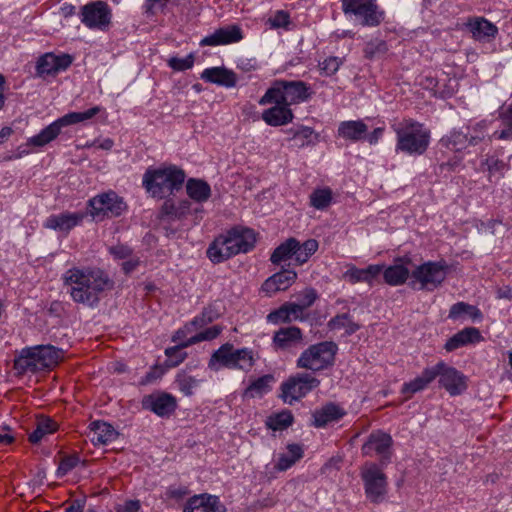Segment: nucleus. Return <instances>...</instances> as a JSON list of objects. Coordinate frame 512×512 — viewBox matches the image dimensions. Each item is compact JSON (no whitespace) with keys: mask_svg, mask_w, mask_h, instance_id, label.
<instances>
[{"mask_svg":"<svg viewBox=\"0 0 512 512\" xmlns=\"http://www.w3.org/2000/svg\"><path fill=\"white\" fill-rule=\"evenodd\" d=\"M63 288L73 302L96 307L101 295L113 288L109 275L98 267L73 266L61 276Z\"/></svg>","mask_w":512,"mask_h":512,"instance_id":"1","label":"nucleus"},{"mask_svg":"<svg viewBox=\"0 0 512 512\" xmlns=\"http://www.w3.org/2000/svg\"><path fill=\"white\" fill-rule=\"evenodd\" d=\"M255 243L253 229L233 227L213 240L207 249V257L213 263H222L237 254L249 252Z\"/></svg>","mask_w":512,"mask_h":512,"instance_id":"2","label":"nucleus"},{"mask_svg":"<svg viewBox=\"0 0 512 512\" xmlns=\"http://www.w3.org/2000/svg\"><path fill=\"white\" fill-rule=\"evenodd\" d=\"M185 179V171L176 165L149 167L143 174L142 186L152 198L166 199L182 189Z\"/></svg>","mask_w":512,"mask_h":512,"instance_id":"3","label":"nucleus"},{"mask_svg":"<svg viewBox=\"0 0 512 512\" xmlns=\"http://www.w3.org/2000/svg\"><path fill=\"white\" fill-rule=\"evenodd\" d=\"M396 135L395 150L409 156L426 153L431 142V131L424 123L404 118L391 125Z\"/></svg>","mask_w":512,"mask_h":512,"instance_id":"4","label":"nucleus"},{"mask_svg":"<svg viewBox=\"0 0 512 512\" xmlns=\"http://www.w3.org/2000/svg\"><path fill=\"white\" fill-rule=\"evenodd\" d=\"M63 359V350L52 345H38L21 350L14 360L17 375L35 374L51 370Z\"/></svg>","mask_w":512,"mask_h":512,"instance_id":"5","label":"nucleus"},{"mask_svg":"<svg viewBox=\"0 0 512 512\" xmlns=\"http://www.w3.org/2000/svg\"><path fill=\"white\" fill-rule=\"evenodd\" d=\"M313 95L309 84L301 80H275L259 99L260 105L270 102L286 104L288 106L307 102Z\"/></svg>","mask_w":512,"mask_h":512,"instance_id":"6","label":"nucleus"},{"mask_svg":"<svg viewBox=\"0 0 512 512\" xmlns=\"http://www.w3.org/2000/svg\"><path fill=\"white\" fill-rule=\"evenodd\" d=\"M255 361L252 349L247 347L237 349L233 344L225 343L213 352L208 367L213 371L227 368L249 372L255 365Z\"/></svg>","mask_w":512,"mask_h":512,"instance_id":"7","label":"nucleus"},{"mask_svg":"<svg viewBox=\"0 0 512 512\" xmlns=\"http://www.w3.org/2000/svg\"><path fill=\"white\" fill-rule=\"evenodd\" d=\"M103 110L100 106H94L83 112L67 113L43 128L38 134L28 138L26 145L42 148L54 141L61 134L62 128L90 120Z\"/></svg>","mask_w":512,"mask_h":512,"instance_id":"8","label":"nucleus"},{"mask_svg":"<svg viewBox=\"0 0 512 512\" xmlns=\"http://www.w3.org/2000/svg\"><path fill=\"white\" fill-rule=\"evenodd\" d=\"M448 268L444 260L424 262L412 270L409 285L417 290L434 291L445 281Z\"/></svg>","mask_w":512,"mask_h":512,"instance_id":"9","label":"nucleus"},{"mask_svg":"<svg viewBox=\"0 0 512 512\" xmlns=\"http://www.w3.org/2000/svg\"><path fill=\"white\" fill-rule=\"evenodd\" d=\"M385 467L375 462H366L360 469L365 496L373 504L382 503L388 493V477L384 472Z\"/></svg>","mask_w":512,"mask_h":512,"instance_id":"10","label":"nucleus"},{"mask_svg":"<svg viewBox=\"0 0 512 512\" xmlns=\"http://www.w3.org/2000/svg\"><path fill=\"white\" fill-rule=\"evenodd\" d=\"M337 345L324 341L313 344L305 349L296 361V366L301 369L319 372L333 365Z\"/></svg>","mask_w":512,"mask_h":512,"instance_id":"11","label":"nucleus"},{"mask_svg":"<svg viewBox=\"0 0 512 512\" xmlns=\"http://www.w3.org/2000/svg\"><path fill=\"white\" fill-rule=\"evenodd\" d=\"M345 16L354 17L362 26L377 27L385 19V11L376 0H341Z\"/></svg>","mask_w":512,"mask_h":512,"instance_id":"12","label":"nucleus"},{"mask_svg":"<svg viewBox=\"0 0 512 512\" xmlns=\"http://www.w3.org/2000/svg\"><path fill=\"white\" fill-rule=\"evenodd\" d=\"M79 18L89 30L106 32L112 24V8L104 0H93L80 7Z\"/></svg>","mask_w":512,"mask_h":512,"instance_id":"13","label":"nucleus"},{"mask_svg":"<svg viewBox=\"0 0 512 512\" xmlns=\"http://www.w3.org/2000/svg\"><path fill=\"white\" fill-rule=\"evenodd\" d=\"M88 207L89 214L97 220L119 217L127 209L123 198L113 190L97 194L89 199Z\"/></svg>","mask_w":512,"mask_h":512,"instance_id":"14","label":"nucleus"},{"mask_svg":"<svg viewBox=\"0 0 512 512\" xmlns=\"http://www.w3.org/2000/svg\"><path fill=\"white\" fill-rule=\"evenodd\" d=\"M319 385L320 380L312 373H296L281 384V397L285 403L291 405L305 397Z\"/></svg>","mask_w":512,"mask_h":512,"instance_id":"15","label":"nucleus"},{"mask_svg":"<svg viewBox=\"0 0 512 512\" xmlns=\"http://www.w3.org/2000/svg\"><path fill=\"white\" fill-rule=\"evenodd\" d=\"M192 211L195 213L202 212L201 207L192 208V203L189 199H183L175 202L172 199H166L159 210V220L168 234H175L178 227L172 228L174 222L183 221Z\"/></svg>","mask_w":512,"mask_h":512,"instance_id":"16","label":"nucleus"},{"mask_svg":"<svg viewBox=\"0 0 512 512\" xmlns=\"http://www.w3.org/2000/svg\"><path fill=\"white\" fill-rule=\"evenodd\" d=\"M393 439L381 430L373 431L361 447L363 456H379V465L387 466L392 458Z\"/></svg>","mask_w":512,"mask_h":512,"instance_id":"17","label":"nucleus"},{"mask_svg":"<svg viewBox=\"0 0 512 512\" xmlns=\"http://www.w3.org/2000/svg\"><path fill=\"white\" fill-rule=\"evenodd\" d=\"M433 370L436 371V378L439 377V384L451 395L457 396L467 389V377L456 368L448 366L440 361Z\"/></svg>","mask_w":512,"mask_h":512,"instance_id":"18","label":"nucleus"},{"mask_svg":"<svg viewBox=\"0 0 512 512\" xmlns=\"http://www.w3.org/2000/svg\"><path fill=\"white\" fill-rule=\"evenodd\" d=\"M141 406L159 417H168L176 410L177 400L170 393L158 391L145 395L141 400Z\"/></svg>","mask_w":512,"mask_h":512,"instance_id":"19","label":"nucleus"},{"mask_svg":"<svg viewBox=\"0 0 512 512\" xmlns=\"http://www.w3.org/2000/svg\"><path fill=\"white\" fill-rule=\"evenodd\" d=\"M85 216L86 214L81 211H64L59 214H51L43 222V227L67 235L83 222Z\"/></svg>","mask_w":512,"mask_h":512,"instance_id":"20","label":"nucleus"},{"mask_svg":"<svg viewBox=\"0 0 512 512\" xmlns=\"http://www.w3.org/2000/svg\"><path fill=\"white\" fill-rule=\"evenodd\" d=\"M72 64V57L68 54L55 55L46 53L42 55L36 64L37 75L54 76L61 71H65Z\"/></svg>","mask_w":512,"mask_h":512,"instance_id":"21","label":"nucleus"},{"mask_svg":"<svg viewBox=\"0 0 512 512\" xmlns=\"http://www.w3.org/2000/svg\"><path fill=\"white\" fill-rule=\"evenodd\" d=\"M303 344V332L299 327L288 326L277 330L272 338L276 351H290Z\"/></svg>","mask_w":512,"mask_h":512,"instance_id":"22","label":"nucleus"},{"mask_svg":"<svg viewBox=\"0 0 512 512\" xmlns=\"http://www.w3.org/2000/svg\"><path fill=\"white\" fill-rule=\"evenodd\" d=\"M183 512H227L218 496L203 493L190 497Z\"/></svg>","mask_w":512,"mask_h":512,"instance_id":"23","label":"nucleus"},{"mask_svg":"<svg viewBox=\"0 0 512 512\" xmlns=\"http://www.w3.org/2000/svg\"><path fill=\"white\" fill-rule=\"evenodd\" d=\"M243 32L238 25H229L215 30L205 36L199 43L200 46H220L240 42Z\"/></svg>","mask_w":512,"mask_h":512,"instance_id":"24","label":"nucleus"},{"mask_svg":"<svg viewBox=\"0 0 512 512\" xmlns=\"http://www.w3.org/2000/svg\"><path fill=\"white\" fill-rule=\"evenodd\" d=\"M297 279V273L291 269H284L270 276L261 286L262 291L272 296L280 291L287 290Z\"/></svg>","mask_w":512,"mask_h":512,"instance_id":"25","label":"nucleus"},{"mask_svg":"<svg viewBox=\"0 0 512 512\" xmlns=\"http://www.w3.org/2000/svg\"><path fill=\"white\" fill-rule=\"evenodd\" d=\"M346 411L340 405L334 402H328L312 413V425L316 428H324L328 424L342 419Z\"/></svg>","mask_w":512,"mask_h":512,"instance_id":"26","label":"nucleus"},{"mask_svg":"<svg viewBox=\"0 0 512 512\" xmlns=\"http://www.w3.org/2000/svg\"><path fill=\"white\" fill-rule=\"evenodd\" d=\"M200 78L207 83L225 88L235 87L238 81L237 74L224 66L206 68L202 71Z\"/></svg>","mask_w":512,"mask_h":512,"instance_id":"27","label":"nucleus"},{"mask_svg":"<svg viewBox=\"0 0 512 512\" xmlns=\"http://www.w3.org/2000/svg\"><path fill=\"white\" fill-rule=\"evenodd\" d=\"M269 104L274 105L262 112V119L267 125L279 127L293 121L294 113L290 106L277 102H270Z\"/></svg>","mask_w":512,"mask_h":512,"instance_id":"28","label":"nucleus"},{"mask_svg":"<svg viewBox=\"0 0 512 512\" xmlns=\"http://www.w3.org/2000/svg\"><path fill=\"white\" fill-rule=\"evenodd\" d=\"M383 264H371L366 268H358L350 265L344 273V278L351 284L360 282L372 285L374 280L381 274Z\"/></svg>","mask_w":512,"mask_h":512,"instance_id":"29","label":"nucleus"},{"mask_svg":"<svg viewBox=\"0 0 512 512\" xmlns=\"http://www.w3.org/2000/svg\"><path fill=\"white\" fill-rule=\"evenodd\" d=\"M383 279L389 286H401L411 280V272L402 258H398L392 265H383Z\"/></svg>","mask_w":512,"mask_h":512,"instance_id":"30","label":"nucleus"},{"mask_svg":"<svg viewBox=\"0 0 512 512\" xmlns=\"http://www.w3.org/2000/svg\"><path fill=\"white\" fill-rule=\"evenodd\" d=\"M88 428V437L94 445H106L118 437V432L114 427L104 421H93Z\"/></svg>","mask_w":512,"mask_h":512,"instance_id":"31","label":"nucleus"},{"mask_svg":"<svg viewBox=\"0 0 512 512\" xmlns=\"http://www.w3.org/2000/svg\"><path fill=\"white\" fill-rule=\"evenodd\" d=\"M482 339L480 331L475 327H466L450 337L444 348L448 352L457 350L468 344L477 343Z\"/></svg>","mask_w":512,"mask_h":512,"instance_id":"32","label":"nucleus"},{"mask_svg":"<svg viewBox=\"0 0 512 512\" xmlns=\"http://www.w3.org/2000/svg\"><path fill=\"white\" fill-rule=\"evenodd\" d=\"M466 26L476 40L495 38L498 33V28L484 17L469 18Z\"/></svg>","mask_w":512,"mask_h":512,"instance_id":"33","label":"nucleus"},{"mask_svg":"<svg viewBox=\"0 0 512 512\" xmlns=\"http://www.w3.org/2000/svg\"><path fill=\"white\" fill-rule=\"evenodd\" d=\"M368 131L367 125L362 120L342 121L337 129L340 138L352 142L360 141Z\"/></svg>","mask_w":512,"mask_h":512,"instance_id":"34","label":"nucleus"},{"mask_svg":"<svg viewBox=\"0 0 512 512\" xmlns=\"http://www.w3.org/2000/svg\"><path fill=\"white\" fill-rule=\"evenodd\" d=\"M436 373L433 367L424 369L421 375L402 385L401 393L406 395V399H409L413 394L424 390L433 382L436 379Z\"/></svg>","mask_w":512,"mask_h":512,"instance_id":"35","label":"nucleus"},{"mask_svg":"<svg viewBox=\"0 0 512 512\" xmlns=\"http://www.w3.org/2000/svg\"><path fill=\"white\" fill-rule=\"evenodd\" d=\"M185 187L189 199L198 204L205 203L211 197V187L205 180L189 178Z\"/></svg>","mask_w":512,"mask_h":512,"instance_id":"36","label":"nucleus"},{"mask_svg":"<svg viewBox=\"0 0 512 512\" xmlns=\"http://www.w3.org/2000/svg\"><path fill=\"white\" fill-rule=\"evenodd\" d=\"M58 430V423L50 417L41 416L37 418L35 429L29 434V441L32 444L39 443L45 436L55 433Z\"/></svg>","mask_w":512,"mask_h":512,"instance_id":"37","label":"nucleus"},{"mask_svg":"<svg viewBox=\"0 0 512 512\" xmlns=\"http://www.w3.org/2000/svg\"><path fill=\"white\" fill-rule=\"evenodd\" d=\"M298 249V240L296 238H288L286 241L277 246L270 256L272 264L279 265L288 259H291Z\"/></svg>","mask_w":512,"mask_h":512,"instance_id":"38","label":"nucleus"},{"mask_svg":"<svg viewBox=\"0 0 512 512\" xmlns=\"http://www.w3.org/2000/svg\"><path fill=\"white\" fill-rule=\"evenodd\" d=\"M465 315L472 320H481L483 316L479 308L461 301L451 306L448 318L451 320H459Z\"/></svg>","mask_w":512,"mask_h":512,"instance_id":"39","label":"nucleus"},{"mask_svg":"<svg viewBox=\"0 0 512 512\" xmlns=\"http://www.w3.org/2000/svg\"><path fill=\"white\" fill-rule=\"evenodd\" d=\"M439 143L449 150L461 151L468 145V135L460 130L453 129L447 135L443 136Z\"/></svg>","mask_w":512,"mask_h":512,"instance_id":"40","label":"nucleus"},{"mask_svg":"<svg viewBox=\"0 0 512 512\" xmlns=\"http://www.w3.org/2000/svg\"><path fill=\"white\" fill-rule=\"evenodd\" d=\"M273 381L272 375H264L253 380L249 386L244 390L243 396L245 398L262 397L271 390V382Z\"/></svg>","mask_w":512,"mask_h":512,"instance_id":"41","label":"nucleus"},{"mask_svg":"<svg viewBox=\"0 0 512 512\" xmlns=\"http://www.w3.org/2000/svg\"><path fill=\"white\" fill-rule=\"evenodd\" d=\"M333 202V191L329 187L316 188L309 196V204L317 210H326Z\"/></svg>","mask_w":512,"mask_h":512,"instance_id":"42","label":"nucleus"},{"mask_svg":"<svg viewBox=\"0 0 512 512\" xmlns=\"http://www.w3.org/2000/svg\"><path fill=\"white\" fill-rule=\"evenodd\" d=\"M220 315L221 313L215 305H208L199 315L195 316L189 323L186 324V328H203L204 326L218 319Z\"/></svg>","mask_w":512,"mask_h":512,"instance_id":"43","label":"nucleus"},{"mask_svg":"<svg viewBox=\"0 0 512 512\" xmlns=\"http://www.w3.org/2000/svg\"><path fill=\"white\" fill-rule=\"evenodd\" d=\"M294 417L290 410H283L281 412L270 415L266 420V425L273 431H282L287 429L293 424Z\"/></svg>","mask_w":512,"mask_h":512,"instance_id":"44","label":"nucleus"},{"mask_svg":"<svg viewBox=\"0 0 512 512\" xmlns=\"http://www.w3.org/2000/svg\"><path fill=\"white\" fill-rule=\"evenodd\" d=\"M290 141L294 142V146L303 148L314 145L318 141V134L311 127L301 126L293 133Z\"/></svg>","mask_w":512,"mask_h":512,"instance_id":"45","label":"nucleus"},{"mask_svg":"<svg viewBox=\"0 0 512 512\" xmlns=\"http://www.w3.org/2000/svg\"><path fill=\"white\" fill-rule=\"evenodd\" d=\"M328 327L331 330L345 329L349 335L359 330V325L352 320L348 313L338 314L331 318L328 322Z\"/></svg>","mask_w":512,"mask_h":512,"instance_id":"46","label":"nucleus"},{"mask_svg":"<svg viewBox=\"0 0 512 512\" xmlns=\"http://www.w3.org/2000/svg\"><path fill=\"white\" fill-rule=\"evenodd\" d=\"M388 49V44L385 40L375 38L365 44L363 53L366 59L374 60L384 56Z\"/></svg>","mask_w":512,"mask_h":512,"instance_id":"47","label":"nucleus"},{"mask_svg":"<svg viewBox=\"0 0 512 512\" xmlns=\"http://www.w3.org/2000/svg\"><path fill=\"white\" fill-rule=\"evenodd\" d=\"M180 0H145L142 6L147 17L155 16L158 12L164 13L169 5H178Z\"/></svg>","mask_w":512,"mask_h":512,"instance_id":"48","label":"nucleus"},{"mask_svg":"<svg viewBox=\"0 0 512 512\" xmlns=\"http://www.w3.org/2000/svg\"><path fill=\"white\" fill-rule=\"evenodd\" d=\"M222 330L223 328L219 325L209 327L197 333L196 335L186 339V341L183 342V346H191L202 341L213 340L221 334Z\"/></svg>","mask_w":512,"mask_h":512,"instance_id":"49","label":"nucleus"},{"mask_svg":"<svg viewBox=\"0 0 512 512\" xmlns=\"http://www.w3.org/2000/svg\"><path fill=\"white\" fill-rule=\"evenodd\" d=\"M177 388L185 395L191 396L197 388L199 380L184 372L178 373L175 378Z\"/></svg>","mask_w":512,"mask_h":512,"instance_id":"50","label":"nucleus"},{"mask_svg":"<svg viewBox=\"0 0 512 512\" xmlns=\"http://www.w3.org/2000/svg\"><path fill=\"white\" fill-rule=\"evenodd\" d=\"M187 347L183 346V342H181L174 347L166 348L165 355L167 356L168 366L176 367L180 365L187 357V353L184 351V348Z\"/></svg>","mask_w":512,"mask_h":512,"instance_id":"51","label":"nucleus"},{"mask_svg":"<svg viewBox=\"0 0 512 512\" xmlns=\"http://www.w3.org/2000/svg\"><path fill=\"white\" fill-rule=\"evenodd\" d=\"M342 64L343 59L336 56H329L319 62L318 67L323 75L332 76L339 70Z\"/></svg>","mask_w":512,"mask_h":512,"instance_id":"52","label":"nucleus"},{"mask_svg":"<svg viewBox=\"0 0 512 512\" xmlns=\"http://www.w3.org/2000/svg\"><path fill=\"white\" fill-rule=\"evenodd\" d=\"M318 295L315 289L306 288L297 295V305L305 312L306 309L311 307L316 301Z\"/></svg>","mask_w":512,"mask_h":512,"instance_id":"53","label":"nucleus"},{"mask_svg":"<svg viewBox=\"0 0 512 512\" xmlns=\"http://www.w3.org/2000/svg\"><path fill=\"white\" fill-rule=\"evenodd\" d=\"M194 65V55L190 53L184 58L171 57L168 60V66L175 71H185L191 69Z\"/></svg>","mask_w":512,"mask_h":512,"instance_id":"54","label":"nucleus"},{"mask_svg":"<svg viewBox=\"0 0 512 512\" xmlns=\"http://www.w3.org/2000/svg\"><path fill=\"white\" fill-rule=\"evenodd\" d=\"M80 462V458L77 455L65 456L61 459L57 468V476L63 477L72 471Z\"/></svg>","mask_w":512,"mask_h":512,"instance_id":"55","label":"nucleus"},{"mask_svg":"<svg viewBox=\"0 0 512 512\" xmlns=\"http://www.w3.org/2000/svg\"><path fill=\"white\" fill-rule=\"evenodd\" d=\"M267 322L271 324L290 323L289 312L286 304H282L278 309L271 311L267 317Z\"/></svg>","mask_w":512,"mask_h":512,"instance_id":"56","label":"nucleus"},{"mask_svg":"<svg viewBox=\"0 0 512 512\" xmlns=\"http://www.w3.org/2000/svg\"><path fill=\"white\" fill-rule=\"evenodd\" d=\"M482 165L487 166V170L490 174V176L499 174L500 176H503L504 171L506 169V163L494 156L488 157L484 160Z\"/></svg>","mask_w":512,"mask_h":512,"instance_id":"57","label":"nucleus"},{"mask_svg":"<svg viewBox=\"0 0 512 512\" xmlns=\"http://www.w3.org/2000/svg\"><path fill=\"white\" fill-rule=\"evenodd\" d=\"M271 28H286L290 24V15L284 10H278L272 17L268 19Z\"/></svg>","mask_w":512,"mask_h":512,"instance_id":"58","label":"nucleus"},{"mask_svg":"<svg viewBox=\"0 0 512 512\" xmlns=\"http://www.w3.org/2000/svg\"><path fill=\"white\" fill-rule=\"evenodd\" d=\"M287 311L289 312L290 322L307 320L308 315L295 302H286Z\"/></svg>","mask_w":512,"mask_h":512,"instance_id":"59","label":"nucleus"},{"mask_svg":"<svg viewBox=\"0 0 512 512\" xmlns=\"http://www.w3.org/2000/svg\"><path fill=\"white\" fill-rule=\"evenodd\" d=\"M189 489L186 486H170L166 490V497L175 501L184 499L189 494Z\"/></svg>","mask_w":512,"mask_h":512,"instance_id":"60","label":"nucleus"},{"mask_svg":"<svg viewBox=\"0 0 512 512\" xmlns=\"http://www.w3.org/2000/svg\"><path fill=\"white\" fill-rule=\"evenodd\" d=\"M141 508L139 500H126L124 503L116 504L115 512H138Z\"/></svg>","mask_w":512,"mask_h":512,"instance_id":"61","label":"nucleus"},{"mask_svg":"<svg viewBox=\"0 0 512 512\" xmlns=\"http://www.w3.org/2000/svg\"><path fill=\"white\" fill-rule=\"evenodd\" d=\"M110 253L113 255L115 259L126 260L132 254V250L125 245H117L110 248Z\"/></svg>","mask_w":512,"mask_h":512,"instance_id":"62","label":"nucleus"},{"mask_svg":"<svg viewBox=\"0 0 512 512\" xmlns=\"http://www.w3.org/2000/svg\"><path fill=\"white\" fill-rule=\"evenodd\" d=\"M297 461L292 459L287 454H281L278 457L277 463L275 464V468L278 471H286L291 468Z\"/></svg>","mask_w":512,"mask_h":512,"instance_id":"63","label":"nucleus"},{"mask_svg":"<svg viewBox=\"0 0 512 512\" xmlns=\"http://www.w3.org/2000/svg\"><path fill=\"white\" fill-rule=\"evenodd\" d=\"M499 118L504 127L512 128V104L502 109L499 113Z\"/></svg>","mask_w":512,"mask_h":512,"instance_id":"64","label":"nucleus"}]
</instances>
